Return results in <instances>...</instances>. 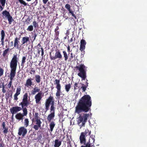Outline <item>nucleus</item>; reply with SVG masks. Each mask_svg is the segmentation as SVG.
Here are the masks:
<instances>
[{
	"label": "nucleus",
	"mask_w": 147,
	"mask_h": 147,
	"mask_svg": "<svg viewBox=\"0 0 147 147\" xmlns=\"http://www.w3.org/2000/svg\"><path fill=\"white\" fill-rule=\"evenodd\" d=\"M1 127L2 130H3V132L4 134H6L8 132V127H6L5 122H3L1 123Z\"/></svg>",
	"instance_id": "16"
},
{
	"label": "nucleus",
	"mask_w": 147,
	"mask_h": 147,
	"mask_svg": "<svg viewBox=\"0 0 147 147\" xmlns=\"http://www.w3.org/2000/svg\"><path fill=\"white\" fill-rule=\"evenodd\" d=\"M54 84L56 85V88L57 90L56 93V96L58 99H59L60 95L62 93L61 86L60 83V80L59 79H55L54 81Z\"/></svg>",
	"instance_id": "6"
},
{
	"label": "nucleus",
	"mask_w": 147,
	"mask_h": 147,
	"mask_svg": "<svg viewBox=\"0 0 147 147\" xmlns=\"http://www.w3.org/2000/svg\"><path fill=\"white\" fill-rule=\"evenodd\" d=\"M1 36H5V34L3 30H2L1 31Z\"/></svg>",
	"instance_id": "51"
},
{
	"label": "nucleus",
	"mask_w": 147,
	"mask_h": 147,
	"mask_svg": "<svg viewBox=\"0 0 147 147\" xmlns=\"http://www.w3.org/2000/svg\"><path fill=\"white\" fill-rule=\"evenodd\" d=\"M27 132V129L24 127H21L18 129V134L20 136L22 135L23 137H24Z\"/></svg>",
	"instance_id": "11"
},
{
	"label": "nucleus",
	"mask_w": 147,
	"mask_h": 147,
	"mask_svg": "<svg viewBox=\"0 0 147 147\" xmlns=\"http://www.w3.org/2000/svg\"><path fill=\"white\" fill-rule=\"evenodd\" d=\"M31 72H32L33 73V74H34L35 73V70L33 68H32L31 72L30 73V74H32V73Z\"/></svg>",
	"instance_id": "48"
},
{
	"label": "nucleus",
	"mask_w": 147,
	"mask_h": 147,
	"mask_svg": "<svg viewBox=\"0 0 147 147\" xmlns=\"http://www.w3.org/2000/svg\"><path fill=\"white\" fill-rule=\"evenodd\" d=\"M18 1L21 4L24 5V6L27 5V3L23 0H18Z\"/></svg>",
	"instance_id": "42"
},
{
	"label": "nucleus",
	"mask_w": 147,
	"mask_h": 147,
	"mask_svg": "<svg viewBox=\"0 0 147 147\" xmlns=\"http://www.w3.org/2000/svg\"><path fill=\"white\" fill-rule=\"evenodd\" d=\"M71 88V84H67L65 86V89L66 91L68 92Z\"/></svg>",
	"instance_id": "26"
},
{
	"label": "nucleus",
	"mask_w": 147,
	"mask_h": 147,
	"mask_svg": "<svg viewBox=\"0 0 147 147\" xmlns=\"http://www.w3.org/2000/svg\"><path fill=\"white\" fill-rule=\"evenodd\" d=\"M69 11V13L71 14L72 15V16L73 17H74V18L76 19H77V18L76 17V16L75 15L74 13V11H73L72 10H71Z\"/></svg>",
	"instance_id": "36"
},
{
	"label": "nucleus",
	"mask_w": 147,
	"mask_h": 147,
	"mask_svg": "<svg viewBox=\"0 0 147 147\" xmlns=\"http://www.w3.org/2000/svg\"><path fill=\"white\" fill-rule=\"evenodd\" d=\"M37 36V34H34V35L33 37L34 38L33 40H35L36 37Z\"/></svg>",
	"instance_id": "53"
},
{
	"label": "nucleus",
	"mask_w": 147,
	"mask_h": 147,
	"mask_svg": "<svg viewBox=\"0 0 147 147\" xmlns=\"http://www.w3.org/2000/svg\"><path fill=\"white\" fill-rule=\"evenodd\" d=\"M34 121L36 122V124L41 126V125L42 123V122L41 121L40 119L35 120Z\"/></svg>",
	"instance_id": "33"
},
{
	"label": "nucleus",
	"mask_w": 147,
	"mask_h": 147,
	"mask_svg": "<svg viewBox=\"0 0 147 147\" xmlns=\"http://www.w3.org/2000/svg\"><path fill=\"white\" fill-rule=\"evenodd\" d=\"M81 133H84V135L87 136L88 135L89 136L91 134V131L87 129L85 130L84 132H82Z\"/></svg>",
	"instance_id": "28"
},
{
	"label": "nucleus",
	"mask_w": 147,
	"mask_h": 147,
	"mask_svg": "<svg viewBox=\"0 0 147 147\" xmlns=\"http://www.w3.org/2000/svg\"><path fill=\"white\" fill-rule=\"evenodd\" d=\"M29 101L28 99V94L27 93H26L23 96V98L22 101L19 103V105H21L22 110L24 109L25 111H27L26 107L28 106L29 104Z\"/></svg>",
	"instance_id": "5"
},
{
	"label": "nucleus",
	"mask_w": 147,
	"mask_h": 147,
	"mask_svg": "<svg viewBox=\"0 0 147 147\" xmlns=\"http://www.w3.org/2000/svg\"><path fill=\"white\" fill-rule=\"evenodd\" d=\"M65 8L69 11L71 10V5L68 4H66L65 6Z\"/></svg>",
	"instance_id": "35"
},
{
	"label": "nucleus",
	"mask_w": 147,
	"mask_h": 147,
	"mask_svg": "<svg viewBox=\"0 0 147 147\" xmlns=\"http://www.w3.org/2000/svg\"><path fill=\"white\" fill-rule=\"evenodd\" d=\"M40 89L38 88V87L34 88L31 91V94L32 95H34L37 92H39Z\"/></svg>",
	"instance_id": "25"
},
{
	"label": "nucleus",
	"mask_w": 147,
	"mask_h": 147,
	"mask_svg": "<svg viewBox=\"0 0 147 147\" xmlns=\"http://www.w3.org/2000/svg\"><path fill=\"white\" fill-rule=\"evenodd\" d=\"M2 14L3 18H7L9 23L11 24L14 20L12 17L10 15L9 12L7 10H5L3 11Z\"/></svg>",
	"instance_id": "7"
},
{
	"label": "nucleus",
	"mask_w": 147,
	"mask_h": 147,
	"mask_svg": "<svg viewBox=\"0 0 147 147\" xmlns=\"http://www.w3.org/2000/svg\"><path fill=\"white\" fill-rule=\"evenodd\" d=\"M85 48V46L80 45V50L82 51Z\"/></svg>",
	"instance_id": "45"
},
{
	"label": "nucleus",
	"mask_w": 147,
	"mask_h": 147,
	"mask_svg": "<svg viewBox=\"0 0 147 147\" xmlns=\"http://www.w3.org/2000/svg\"><path fill=\"white\" fill-rule=\"evenodd\" d=\"M4 145H3L2 144L0 143V147H3Z\"/></svg>",
	"instance_id": "59"
},
{
	"label": "nucleus",
	"mask_w": 147,
	"mask_h": 147,
	"mask_svg": "<svg viewBox=\"0 0 147 147\" xmlns=\"http://www.w3.org/2000/svg\"><path fill=\"white\" fill-rule=\"evenodd\" d=\"M67 51L69 53L71 51H71H70V47L69 45H68V46L67 47Z\"/></svg>",
	"instance_id": "50"
},
{
	"label": "nucleus",
	"mask_w": 147,
	"mask_h": 147,
	"mask_svg": "<svg viewBox=\"0 0 147 147\" xmlns=\"http://www.w3.org/2000/svg\"><path fill=\"white\" fill-rule=\"evenodd\" d=\"M18 61L19 58L18 57L17 54L14 55L10 62V66L11 69L10 75V81L7 85L9 88H10L11 87L12 81L15 76Z\"/></svg>",
	"instance_id": "2"
},
{
	"label": "nucleus",
	"mask_w": 147,
	"mask_h": 147,
	"mask_svg": "<svg viewBox=\"0 0 147 147\" xmlns=\"http://www.w3.org/2000/svg\"><path fill=\"white\" fill-rule=\"evenodd\" d=\"M30 119H32V117H31V116L30 115Z\"/></svg>",
	"instance_id": "63"
},
{
	"label": "nucleus",
	"mask_w": 147,
	"mask_h": 147,
	"mask_svg": "<svg viewBox=\"0 0 147 147\" xmlns=\"http://www.w3.org/2000/svg\"><path fill=\"white\" fill-rule=\"evenodd\" d=\"M55 125V123L53 121H52L50 123L49 126L50 129L49 130V131L51 133L53 131V129Z\"/></svg>",
	"instance_id": "19"
},
{
	"label": "nucleus",
	"mask_w": 147,
	"mask_h": 147,
	"mask_svg": "<svg viewBox=\"0 0 147 147\" xmlns=\"http://www.w3.org/2000/svg\"><path fill=\"white\" fill-rule=\"evenodd\" d=\"M4 69L0 67V77L2 76L3 74Z\"/></svg>",
	"instance_id": "43"
},
{
	"label": "nucleus",
	"mask_w": 147,
	"mask_h": 147,
	"mask_svg": "<svg viewBox=\"0 0 147 147\" xmlns=\"http://www.w3.org/2000/svg\"><path fill=\"white\" fill-rule=\"evenodd\" d=\"M92 141L93 142L91 143L90 140L91 139L89 140V141L87 142L85 144H84V145H82L81 147H91L94 146V144L95 141V139L94 138H92Z\"/></svg>",
	"instance_id": "15"
},
{
	"label": "nucleus",
	"mask_w": 147,
	"mask_h": 147,
	"mask_svg": "<svg viewBox=\"0 0 147 147\" xmlns=\"http://www.w3.org/2000/svg\"><path fill=\"white\" fill-rule=\"evenodd\" d=\"M22 110L23 112L22 113H18L15 116L16 118L19 120L23 119L24 116H26L28 113V111H25L24 109Z\"/></svg>",
	"instance_id": "10"
},
{
	"label": "nucleus",
	"mask_w": 147,
	"mask_h": 147,
	"mask_svg": "<svg viewBox=\"0 0 147 147\" xmlns=\"http://www.w3.org/2000/svg\"><path fill=\"white\" fill-rule=\"evenodd\" d=\"M33 80V79L31 78L28 79L25 84V86L27 87L31 86L33 85V82L32 81Z\"/></svg>",
	"instance_id": "17"
},
{
	"label": "nucleus",
	"mask_w": 147,
	"mask_h": 147,
	"mask_svg": "<svg viewBox=\"0 0 147 147\" xmlns=\"http://www.w3.org/2000/svg\"><path fill=\"white\" fill-rule=\"evenodd\" d=\"M21 90V87L19 86L17 88L16 92L15 94H17V95H19L20 94Z\"/></svg>",
	"instance_id": "31"
},
{
	"label": "nucleus",
	"mask_w": 147,
	"mask_h": 147,
	"mask_svg": "<svg viewBox=\"0 0 147 147\" xmlns=\"http://www.w3.org/2000/svg\"><path fill=\"white\" fill-rule=\"evenodd\" d=\"M5 2L6 0H0V3L2 6H4Z\"/></svg>",
	"instance_id": "41"
},
{
	"label": "nucleus",
	"mask_w": 147,
	"mask_h": 147,
	"mask_svg": "<svg viewBox=\"0 0 147 147\" xmlns=\"http://www.w3.org/2000/svg\"><path fill=\"white\" fill-rule=\"evenodd\" d=\"M42 92H39L35 96L34 98L36 104H41V100L42 98Z\"/></svg>",
	"instance_id": "12"
},
{
	"label": "nucleus",
	"mask_w": 147,
	"mask_h": 147,
	"mask_svg": "<svg viewBox=\"0 0 147 147\" xmlns=\"http://www.w3.org/2000/svg\"><path fill=\"white\" fill-rule=\"evenodd\" d=\"M20 38H19L16 37L15 39L14 43V47H16L17 49H19V43L20 41L19 40H20Z\"/></svg>",
	"instance_id": "18"
},
{
	"label": "nucleus",
	"mask_w": 147,
	"mask_h": 147,
	"mask_svg": "<svg viewBox=\"0 0 147 147\" xmlns=\"http://www.w3.org/2000/svg\"><path fill=\"white\" fill-rule=\"evenodd\" d=\"M33 25L35 28H37L38 27V23L35 21H34L32 23Z\"/></svg>",
	"instance_id": "34"
},
{
	"label": "nucleus",
	"mask_w": 147,
	"mask_h": 147,
	"mask_svg": "<svg viewBox=\"0 0 147 147\" xmlns=\"http://www.w3.org/2000/svg\"><path fill=\"white\" fill-rule=\"evenodd\" d=\"M86 136L84 135V133H81L79 139L80 143L81 144H85L86 143Z\"/></svg>",
	"instance_id": "14"
},
{
	"label": "nucleus",
	"mask_w": 147,
	"mask_h": 147,
	"mask_svg": "<svg viewBox=\"0 0 147 147\" xmlns=\"http://www.w3.org/2000/svg\"><path fill=\"white\" fill-rule=\"evenodd\" d=\"M33 30V26L32 25L29 26L27 29V30L28 31H32Z\"/></svg>",
	"instance_id": "37"
},
{
	"label": "nucleus",
	"mask_w": 147,
	"mask_h": 147,
	"mask_svg": "<svg viewBox=\"0 0 147 147\" xmlns=\"http://www.w3.org/2000/svg\"><path fill=\"white\" fill-rule=\"evenodd\" d=\"M54 104V100L53 96H50L46 100L45 102V109L46 111L49 110L50 105V109H55Z\"/></svg>",
	"instance_id": "4"
},
{
	"label": "nucleus",
	"mask_w": 147,
	"mask_h": 147,
	"mask_svg": "<svg viewBox=\"0 0 147 147\" xmlns=\"http://www.w3.org/2000/svg\"><path fill=\"white\" fill-rule=\"evenodd\" d=\"M49 0H42L43 3L45 4H46Z\"/></svg>",
	"instance_id": "54"
},
{
	"label": "nucleus",
	"mask_w": 147,
	"mask_h": 147,
	"mask_svg": "<svg viewBox=\"0 0 147 147\" xmlns=\"http://www.w3.org/2000/svg\"><path fill=\"white\" fill-rule=\"evenodd\" d=\"M21 110L22 108L18 106L13 107L10 109V112L12 114L11 121L12 122H13L14 120L13 118L14 114Z\"/></svg>",
	"instance_id": "8"
},
{
	"label": "nucleus",
	"mask_w": 147,
	"mask_h": 147,
	"mask_svg": "<svg viewBox=\"0 0 147 147\" xmlns=\"http://www.w3.org/2000/svg\"><path fill=\"white\" fill-rule=\"evenodd\" d=\"M35 79L36 82L37 83L39 84L41 81V78L39 75H36L35 76Z\"/></svg>",
	"instance_id": "21"
},
{
	"label": "nucleus",
	"mask_w": 147,
	"mask_h": 147,
	"mask_svg": "<svg viewBox=\"0 0 147 147\" xmlns=\"http://www.w3.org/2000/svg\"><path fill=\"white\" fill-rule=\"evenodd\" d=\"M92 101L91 97L89 95L86 94L83 96L78 102L77 105L75 107V113L80 114L82 112L85 113L90 111L92 105ZM89 116V113H84L83 115L80 114L78 118V123L79 124L82 123L80 125L81 126L84 127Z\"/></svg>",
	"instance_id": "1"
},
{
	"label": "nucleus",
	"mask_w": 147,
	"mask_h": 147,
	"mask_svg": "<svg viewBox=\"0 0 147 147\" xmlns=\"http://www.w3.org/2000/svg\"><path fill=\"white\" fill-rule=\"evenodd\" d=\"M1 45L3 46L4 45V40H2L1 41Z\"/></svg>",
	"instance_id": "58"
},
{
	"label": "nucleus",
	"mask_w": 147,
	"mask_h": 147,
	"mask_svg": "<svg viewBox=\"0 0 147 147\" xmlns=\"http://www.w3.org/2000/svg\"><path fill=\"white\" fill-rule=\"evenodd\" d=\"M86 44V42L84 40L82 39L80 41V45L85 46Z\"/></svg>",
	"instance_id": "38"
},
{
	"label": "nucleus",
	"mask_w": 147,
	"mask_h": 147,
	"mask_svg": "<svg viewBox=\"0 0 147 147\" xmlns=\"http://www.w3.org/2000/svg\"><path fill=\"white\" fill-rule=\"evenodd\" d=\"M5 87L4 85H3L2 86V92L3 93H5L6 92V91L5 89Z\"/></svg>",
	"instance_id": "46"
},
{
	"label": "nucleus",
	"mask_w": 147,
	"mask_h": 147,
	"mask_svg": "<svg viewBox=\"0 0 147 147\" xmlns=\"http://www.w3.org/2000/svg\"><path fill=\"white\" fill-rule=\"evenodd\" d=\"M40 139H41L39 137V138H38V140L39 141Z\"/></svg>",
	"instance_id": "64"
},
{
	"label": "nucleus",
	"mask_w": 147,
	"mask_h": 147,
	"mask_svg": "<svg viewBox=\"0 0 147 147\" xmlns=\"http://www.w3.org/2000/svg\"><path fill=\"white\" fill-rule=\"evenodd\" d=\"M13 42L11 41V47H13Z\"/></svg>",
	"instance_id": "57"
},
{
	"label": "nucleus",
	"mask_w": 147,
	"mask_h": 147,
	"mask_svg": "<svg viewBox=\"0 0 147 147\" xmlns=\"http://www.w3.org/2000/svg\"><path fill=\"white\" fill-rule=\"evenodd\" d=\"M9 49L8 48L3 51L2 55L4 57H5L7 54H8L9 51Z\"/></svg>",
	"instance_id": "27"
},
{
	"label": "nucleus",
	"mask_w": 147,
	"mask_h": 147,
	"mask_svg": "<svg viewBox=\"0 0 147 147\" xmlns=\"http://www.w3.org/2000/svg\"><path fill=\"white\" fill-rule=\"evenodd\" d=\"M69 141L67 142V143H68V144H70V143H71V141L69 139Z\"/></svg>",
	"instance_id": "61"
},
{
	"label": "nucleus",
	"mask_w": 147,
	"mask_h": 147,
	"mask_svg": "<svg viewBox=\"0 0 147 147\" xmlns=\"http://www.w3.org/2000/svg\"><path fill=\"white\" fill-rule=\"evenodd\" d=\"M29 38L28 37H23L22 39V45L24 44L25 43H26L28 41H29Z\"/></svg>",
	"instance_id": "23"
},
{
	"label": "nucleus",
	"mask_w": 147,
	"mask_h": 147,
	"mask_svg": "<svg viewBox=\"0 0 147 147\" xmlns=\"http://www.w3.org/2000/svg\"><path fill=\"white\" fill-rule=\"evenodd\" d=\"M18 95H17V94H15L14 95V100H17L18 98Z\"/></svg>",
	"instance_id": "47"
},
{
	"label": "nucleus",
	"mask_w": 147,
	"mask_h": 147,
	"mask_svg": "<svg viewBox=\"0 0 147 147\" xmlns=\"http://www.w3.org/2000/svg\"><path fill=\"white\" fill-rule=\"evenodd\" d=\"M56 52L55 54V56H52L50 55V58L51 60H54L56 59H59L62 58V56L61 54V52L59 50H56Z\"/></svg>",
	"instance_id": "9"
},
{
	"label": "nucleus",
	"mask_w": 147,
	"mask_h": 147,
	"mask_svg": "<svg viewBox=\"0 0 147 147\" xmlns=\"http://www.w3.org/2000/svg\"><path fill=\"white\" fill-rule=\"evenodd\" d=\"M88 80H87V81ZM86 84L85 85L83 84H82V86L81 87V88L82 89V92H84L86 90V88L88 86V83L87 82H86Z\"/></svg>",
	"instance_id": "24"
},
{
	"label": "nucleus",
	"mask_w": 147,
	"mask_h": 147,
	"mask_svg": "<svg viewBox=\"0 0 147 147\" xmlns=\"http://www.w3.org/2000/svg\"><path fill=\"white\" fill-rule=\"evenodd\" d=\"M75 57V55H74L72 53H71L70 56L69 57V59L70 61H71L72 60L73 58Z\"/></svg>",
	"instance_id": "44"
},
{
	"label": "nucleus",
	"mask_w": 147,
	"mask_h": 147,
	"mask_svg": "<svg viewBox=\"0 0 147 147\" xmlns=\"http://www.w3.org/2000/svg\"><path fill=\"white\" fill-rule=\"evenodd\" d=\"M64 57V58L65 60L67 61L68 57V56L67 54L66 51H63Z\"/></svg>",
	"instance_id": "29"
},
{
	"label": "nucleus",
	"mask_w": 147,
	"mask_h": 147,
	"mask_svg": "<svg viewBox=\"0 0 147 147\" xmlns=\"http://www.w3.org/2000/svg\"><path fill=\"white\" fill-rule=\"evenodd\" d=\"M61 141L58 139H56L54 141V147H59L61 144Z\"/></svg>",
	"instance_id": "20"
},
{
	"label": "nucleus",
	"mask_w": 147,
	"mask_h": 147,
	"mask_svg": "<svg viewBox=\"0 0 147 147\" xmlns=\"http://www.w3.org/2000/svg\"><path fill=\"white\" fill-rule=\"evenodd\" d=\"M26 57L25 56H24L22 57L21 66L24 67V63L26 62Z\"/></svg>",
	"instance_id": "30"
},
{
	"label": "nucleus",
	"mask_w": 147,
	"mask_h": 147,
	"mask_svg": "<svg viewBox=\"0 0 147 147\" xmlns=\"http://www.w3.org/2000/svg\"><path fill=\"white\" fill-rule=\"evenodd\" d=\"M5 36H1V40H4Z\"/></svg>",
	"instance_id": "56"
},
{
	"label": "nucleus",
	"mask_w": 147,
	"mask_h": 147,
	"mask_svg": "<svg viewBox=\"0 0 147 147\" xmlns=\"http://www.w3.org/2000/svg\"><path fill=\"white\" fill-rule=\"evenodd\" d=\"M40 49H41V55L42 56H43L44 54V50L42 47H41L40 48Z\"/></svg>",
	"instance_id": "52"
},
{
	"label": "nucleus",
	"mask_w": 147,
	"mask_h": 147,
	"mask_svg": "<svg viewBox=\"0 0 147 147\" xmlns=\"http://www.w3.org/2000/svg\"><path fill=\"white\" fill-rule=\"evenodd\" d=\"M59 27L58 26H56V28H55V32H56V31H57V30H58L59 29Z\"/></svg>",
	"instance_id": "55"
},
{
	"label": "nucleus",
	"mask_w": 147,
	"mask_h": 147,
	"mask_svg": "<svg viewBox=\"0 0 147 147\" xmlns=\"http://www.w3.org/2000/svg\"><path fill=\"white\" fill-rule=\"evenodd\" d=\"M41 127V126L36 124L34 125L33 128L35 130H38Z\"/></svg>",
	"instance_id": "39"
},
{
	"label": "nucleus",
	"mask_w": 147,
	"mask_h": 147,
	"mask_svg": "<svg viewBox=\"0 0 147 147\" xmlns=\"http://www.w3.org/2000/svg\"><path fill=\"white\" fill-rule=\"evenodd\" d=\"M92 138H91V139H90L89 140H90V139H91V140H90V142L91 143H92L93 142V141H92V140L91 139H92Z\"/></svg>",
	"instance_id": "62"
},
{
	"label": "nucleus",
	"mask_w": 147,
	"mask_h": 147,
	"mask_svg": "<svg viewBox=\"0 0 147 147\" xmlns=\"http://www.w3.org/2000/svg\"><path fill=\"white\" fill-rule=\"evenodd\" d=\"M55 35H56V37H57V38L59 36V32L58 31H56V32H55Z\"/></svg>",
	"instance_id": "49"
},
{
	"label": "nucleus",
	"mask_w": 147,
	"mask_h": 147,
	"mask_svg": "<svg viewBox=\"0 0 147 147\" xmlns=\"http://www.w3.org/2000/svg\"><path fill=\"white\" fill-rule=\"evenodd\" d=\"M78 83H75L74 85V90H76L79 87L78 86Z\"/></svg>",
	"instance_id": "40"
},
{
	"label": "nucleus",
	"mask_w": 147,
	"mask_h": 147,
	"mask_svg": "<svg viewBox=\"0 0 147 147\" xmlns=\"http://www.w3.org/2000/svg\"><path fill=\"white\" fill-rule=\"evenodd\" d=\"M75 68L76 70H78L80 72L78 75L82 78V80H85L86 78V67L84 64H81L76 66Z\"/></svg>",
	"instance_id": "3"
},
{
	"label": "nucleus",
	"mask_w": 147,
	"mask_h": 147,
	"mask_svg": "<svg viewBox=\"0 0 147 147\" xmlns=\"http://www.w3.org/2000/svg\"><path fill=\"white\" fill-rule=\"evenodd\" d=\"M55 109H50L51 113L48 115L47 118L48 121L49 122H50L55 116Z\"/></svg>",
	"instance_id": "13"
},
{
	"label": "nucleus",
	"mask_w": 147,
	"mask_h": 147,
	"mask_svg": "<svg viewBox=\"0 0 147 147\" xmlns=\"http://www.w3.org/2000/svg\"><path fill=\"white\" fill-rule=\"evenodd\" d=\"M33 115H34V117L32 118V121H34L35 120L40 119L39 116V114L38 113H33Z\"/></svg>",
	"instance_id": "22"
},
{
	"label": "nucleus",
	"mask_w": 147,
	"mask_h": 147,
	"mask_svg": "<svg viewBox=\"0 0 147 147\" xmlns=\"http://www.w3.org/2000/svg\"><path fill=\"white\" fill-rule=\"evenodd\" d=\"M73 38H71V39H70V40H69V42H72L73 41Z\"/></svg>",
	"instance_id": "60"
},
{
	"label": "nucleus",
	"mask_w": 147,
	"mask_h": 147,
	"mask_svg": "<svg viewBox=\"0 0 147 147\" xmlns=\"http://www.w3.org/2000/svg\"><path fill=\"white\" fill-rule=\"evenodd\" d=\"M29 121H28V119L26 118L24 119V125L25 127H27L29 125Z\"/></svg>",
	"instance_id": "32"
}]
</instances>
